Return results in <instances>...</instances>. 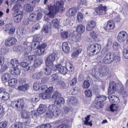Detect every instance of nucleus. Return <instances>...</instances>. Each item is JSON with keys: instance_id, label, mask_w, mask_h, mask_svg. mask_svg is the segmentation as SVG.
<instances>
[{"instance_id": "obj_62", "label": "nucleus", "mask_w": 128, "mask_h": 128, "mask_svg": "<svg viewBox=\"0 0 128 128\" xmlns=\"http://www.w3.org/2000/svg\"><path fill=\"white\" fill-rule=\"evenodd\" d=\"M25 52H24V54L26 56H28V54L30 52H32V47L30 46L28 48H26Z\"/></svg>"}, {"instance_id": "obj_2", "label": "nucleus", "mask_w": 128, "mask_h": 128, "mask_svg": "<svg viewBox=\"0 0 128 128\" xmlns=\"http://www.w3.org/2000/svg\"><path fill=\"white\" fill-rule=\"evenodd\" d=\"M118 84L114 82H111L110 83L109 88H108V94H110V96H108V98L112 104L110 106V112H114L116 110L114 109V106H116V100H118V96H115L114 95H112V94H114L116 92V86Z\"/></svg>"}, {"instance_id": "obj_11", "label": "nucleus", "mask_w": 128, "mask_h": 128, "mask_svg": "<svg viewBox=\"0 0 128 128\" xmlns=\"http://www.w3.org/2000/svg\"><path fill=\"white\" fill-rule=\"evenodd\" d=\"M128 32L124 30L120 32L118 34L117 40L118 42H124L128 40Z\"/></svg>"}, {"instance_id": "obj_24", "label": "nucleus", "mask_w": 128, "mask_h": 128, "mask_svg": "<svg viewBox=\"0 0 128 128\" xmlns=\"http://www.w3.org/2000/svg\"><path fill=\"white\" fill-rule=\"evenodd\" d=\"M12 78V75L8 73L4 74L2 76L3 82H8Z\"/></svg>"}, {"instance_id": "obj_22", "label": "nucleus", "mask_w": 128, "mask_h": 128, "mask_svg": "<svg viewBox=\"0 0 128 128\" xmlns=\"http://www.w3.org/2000/svg\"><path fill=\"white\" fill-rule=\"evenodd\" d=\"M76 8H70L66 12V16H76Z\"/></svg>"}, {"instance_id": "obj_36", "label": "nucleus", "mask_w": 128, "mask_h": 128, "mask_svg": "<svg viewBox=\"0 0 128 128\" xmlns=\"http://www.w3.org/2000/svg\"><path fill=\"white\" fill-rule=\"evenodd\" d=\"M24 9L25 10H26V12H32V5L30 4H27L24 5Z\"/></svg>"}, {"instance_id": "obj_58", "label": "nucleus", "mask_w": 128, "mask_h": 128, "mask_svg": "<svg viewBox=\"0 0 128 128\" xmlns=\"http://www.w3.org/2000/svg\"><path fill=\"white\" fill-rule=\"evenodd\" d=\"M20 66H22V68H28V65L30 64L28 62H21L20 64Z\"/></svg>"}, {"instance_id": "obj_63", "label": "nucleus", "mask_w": 128, "mask_h": 128, "mask_svg": "<svg viewBox=\"0 0 128 128\" xmlns=\"http://www.w3.org/2000/svg\"><path fill=\"white\" fill-rule=\"evenodd\" d=\"M52 128V125L50 124H43L40 126V128Z\"/></svg>"}, {"instance_id": "obj_28", "label": "nucleus", "mask_w": 128, "mask_h": 128, "mask_svg": "<svg viewBox=\"0 0 128 128\" xmlns=\"http://www.w3.org/2000/svg\"><path fill=\"white\" fill-rule=\"evenodd\" d=\"M82 48H77L72 52V57L73 58H74L77 56H78L80 54H82Z\"/></svg>"}, {"instance_id": "obj_41", "label": "nucleus", "mask_w": 128, "mask_h": 128, "mask_svg": "<svg viewBox=\"0 0 128 128\" xmlns=\"http://www.w3.org/2000/svg\"><path fill=\"white\" fill-rule=\"evenodd\" d=\"M52 22L54 26L56 28H58L60 26V22L58 21V18L54 19Z\"/></svg>"}, {"instance_id": "obj_38", "label": "nucleus", "mask_w": 128, "mask_h": 128, "mask_svg": "<svg viewBox=\"0 0 128 128\" xmlns=\"http://www.w3.org/2000/svg\"><path fill=\"white\" fill-rule=\"evenodd\" d=\"M28 20H30V22H36V20H38V19L36 18V14H30L28 18Z\"/></svg>"}, {"instance_id": "obj_3", "label": "nucleus", "mask_w": 128, "mask_h": 128, "mask_svg": "<svg viewBox=\"0 0 128 128\" xmlns=\"http://www.w3.org/2000/svg\"><path fill=\"white\" fill-rule=\"evenodd\" d=\"M21 116L22 118H25L26 121L24 123L18 122L14 123L12 124L10 126V128H28L30 126H32V124H30V112L26 111H22V112Z\"/></svg>"}, {"instance_id": "obj_29", "label": "nucleus", "mask_w": 128, "mask_h": 128, "mask_svg": "<svg viewBox=\"0 0 128 128\" xmlns=\"http://www.w3.org/2000/svg\"><path fill=\"white\" fill-rule=\"evenodd\" d=\"M14 21L16 24L20 22L22 20V14H17L16 15H14Z\"/></svg>"}, {"instance_id": "obj_39", "label": "nucleus", "mask_w": 128, "mask_h": 128, "mask_svg": "<svg viewBox=\"0 0 128 128\" xmlns=\"http://www.w3.org/2000/svg\"><path fill=\"white\" fill-rule=\"evenodd\" d=\"M48 96H50V95L45 92L39 94V98H42V100H48Z\"/></svg>"}, {"instance_id": "obj_25", "label": "nucleus", "mask_w": 128, "mask_h": 128, "mask_svg": "<svg viewBox=\"0 0 128 128\" xmlns=\"http://www.w3.org/2000/svg\"><path fill=\"white\" fill-rule=\"evenodd\" d=\"M52 28V24L50 22H48L46 25H44L42 28V32H44L45 34H48L49 30Z\"/></svg>"}, {"instance_id": "obj_34", "label": "nucleus", "mask_w": 128, "mask_h": 128, "mask_svg": "<svg viewBox=\"0 0 128 128\" xmlns=\"http://www.w3.org/2000/svg\"><path fill=\"white\" fill-rule=\"evenodd\" d=\"M18 83V80L16 78H10L8 81V84L10 86H14L16 84Z\"/></svg>"}, {"instance_id": "obj_30", "label": "nucleus", "mask_w": 128, "mask_h": 128, "mask_svg": "<svg viewBox=\"0 0 128 128\" xmlns=\"http://www.w3.org/2000/svg\"><path fill=\"white\" fill-rule=\"evenodd\" d=\"M119 92L123 96V98H126L128 96V91L124 88L122 86H120Z\"/></svg>"}, {"instance_id": "obj_51", "label": "nucleus", "mask_w": 128, "mask_h": 128, "mask_svg": "<svg viewBox=\"0 0 128 128\" xmlns=\"http://www.w3.org/2000/svg\"><path fill=\"white\" fill-rule=\"evenodd\" d=\"M77 18L79 22H82V20H84V16L82 12H80L78 14Z\"/></svg>"}, {"instance_id": "obj_9", "label": "nucleus", "mask_w": 128, "mask_h": 128, "mask_svg": "<svg viewBox=\"0 0 128 128\" xmlns=\"http://www.w3.org/2000/svg\"><path fill=\"white\" fill-rule=\"evenodd\" d=\"M62 94L56 91L54 92V94L52 96V98L53 100H56L54 102L55 104L60 106V104H64V98L60 97Z\"/></svg>"}, {"instance_id": "obj_12", "label": "nucleus", "mask_w": 128, "mask_h": 128, "mask_svg": "<svg viewBox=\"0 0 128 128\" xmlns=\"http://www.w3.org/2000/svg\"><path fill=\"white\" fill-rule=\"evenodd\" d=\"M56 54L52 53L46 58L45 64L46 66H54V62L56 60Z\"/></svg>"}, {"instance_id": "obj_52", "label": "nucleus", "mask_w": 128, "mask_h": 128, "mask_svg": "<svg viewBox=\"0 0 128 128\" xmlns=\"http://www.w3.org/2000/svg\"><path fill=\"white\" fill-rule=\"evenodd\" d=\"M18 108H23L24 106V100H18Z\"/></svg>"}, {"instance_id": "obj_42", "label": "nucleus", "mask_w": 128, "mask_h": 128, "mask_svg": "<svg viewBox=\"0 0 128 128\" xmlns=\"http://www.w3.org/2000/svg\"><path fill=\"white\" fill-rule=\"evenodd\" d=\"M33 88L34 90H40V84L38 82H35L34 84Z\"/></svg>"}, {"instance_id": "obj_43", "label": "nucleus", "mask_w": 128, "mask_h": 128, "mask_svg": "<svg viewBox=\"0 0 128 128\" xmlns=\"http://www.w3.org/2000/svg\"><path fill=\"white\" fill-rule=\"evenodd\" d=\"M36 68V66L33 64L32 66H30L28 65V68H26L27 70L29 72H34Z\"/></svg>"}, {"instance_id": "obj_10", "label": "nucleus", "mask_w": 128, "mask_h": 128, "mask_svg": "<svg viewBox=\"0 0 128 128\" xmlns=\"http://www.w3.org/2000/svg\"><path fill=\"white\" fill-rule=\"evenodd\" d=\"M114 60H116V54L114 53L110 52L106 54L103 62L106 64H112Z\"/></svg>"}, {"instance_id": "obj_23", "label": "nucleus", "mask_w": 128, "mask_h": 128, "mask_svg": "<svg viewBox=\"0 0 128 128\" xmlns=\"http://www.w3.org/2000/svg\"><path fill=\"white\" fill-rule=\"evenodd\" d=\"M48 108L46 105L40 104L37 110L40 112V114H42L48 110Z\"/></svg>"}, {"instance_id": "obj_53", "label": "nucleus", "mask_w": 128, "mask_h": 128, "mask_svg": "<svg viewBox=\"0 0 128 128\" xmlns=\"http://www.w3.org/2000/svg\"><path fill=\"white\" fill-rule=\"evenodd\" d=\"M47 90H48V86L44 84L40 86V91L42 92H44L46 93Z\"/></svg>"}, {"instance_id": "obj_26", "label": "nucleus", "mask_w": 128, "mask_h": 128, "mask_svg": "<svg viewBox=\"0 0 128 128\" xmlns=\"http://www.w3.org/2000/svg\"><path fill=\"white\" fill-rule=\"evenodd\" d=\"M43 74L44 73L42 71L36 72L32 74V78L33 80H40V78H42Z\"/></svg>"}, {"instance_id": "obj_27", "label": "nucleus", "mask_w": 128, "mask_h": 128, "mask_svg": "<svg viewBox=\"0 0 128 128\" xmlns=\"http://www.w3.org/2000/svg\"><path fill=\"white\" fill-rule=\"evenodd\" d=\"M62 50L64 52H66V54H68V52H70V48L68 42H64L62 43Z\"/></svg>"}, {"instance_id": "obj_57", "label": "nucleus", "mask_w": 128, "mask_h": 128, "mask_svg": "<svg viewBox=\"0 0 128 128\" xmlns=\"http://www.w3.org/2000/svg\"><path fill=\"white\" fill-rule=\"evenodd\" d=\"M1 66L0 70L2 72H6V70L8 68V65L7 64H3L1 65Z\"/></svg>"}, {"instance_id": "obj_37", "label": "nucleus", "mask_w": 128, "mask_h": 128, "mask_svg": "<svg viewBox=\"0 0 128 128\" xmlns=\"http://www.w3.org/2000/svg\"><path fill=\"white\" fill-rule=\"evenodd\" d=\"M40 23H36L34 24L32 28V32H34L36 30H40Z\"/></svg>"}, {"instance_id": "obj_47", "label": "nucleus", "mask_w": 128, "mask_h": 128, "mask_svg": "<svg viewBox=\"0 0 128 128\" xmlns=\"http://www.w3.org/2000/svg\"><path fill=\"white\" fill-rule=\"evenodd\" d=\"M10 98V94L6 92H4L3 96H2V100H8Z\"/></svg>"}, {"instance_id": "obj_44", "label": "nucleus", "mask_w": 128, "mask_h": 128, "mask_svg": "<svg viewBox=\"0 0 128 128\" xmlns=\"http://www.w3.org/2000/svg\"><path fill=\"white\" fill-rule=\"evenodd\" d=\"M90 86L89 80H84L82 84L83 88H88Z\"/></svg>"}, {"instance_id": "obj_45", "label": "nucleus", "mask_w": 128, "mask_h": 128, "mask_svg": "<svg viewBox=\"0 0 128 128\" xmlns=\"http://www.w3.org/2000/svg\"><path fill=\"white\" fill-rule=\"evenodd\" d=\"M36 60V55H32L28 56L27 60L29 62H34V60Z\"/></svg>"}, {"instance_id": "obj_46", "label": "nucleus", "mask_w": 128, "mask_h": 128, "mask_svg": "<svg viewBox=\"0 0 128 128\" xmlns=\"http://www.w3.org/2000/svg\"><path fill=\"white\" fill-rule=\"evenodd\" d=\"M60 35L62 38H68L70 36V34H68V32L66 31H64L61 32Z\"/></svg>"}, {"instance_id": "obj_13", "label": "nucleus", "mask_w": 128, "mask_h": 128, "mask_svg": "<svg viewBox=\"0 0 128 128\" xmlns=\"http://www.w3.org/2000/svg\"><path fill=\"white\" fill-rule=\"evenodd\" d=\"M96 12L99 16H104L106 14V10H108V7L102 4H100L98 6V8L96 9Z\"/></svg>"}, {"instance_id": "obj_21", "label": "nucleus", "mask_w": 128, "mask_h": 128, "mask_svg": "<svg viewBox=\"0 0 128 128\" xmlns=\"http://www.w3.org/2000/svg\"><path fill=\"white\" fill-rule=\"evenodd\" d=\"M67 104L68 106H76L78 104V99L76 97H70L67 100Z\"/></svg>"}, {"instance_id": "obj_6", "label": "nucleus", "mask_w": 128, "mask_h": 128, "mask_svg": "<svg viewBox=\"0 0 128 128\" xmlns=\"http://www.w3.org/2000/svg\"><path fill=\"white\" fill-rule=\"evenodd\" d=\"M102 50V46L98 44H92L89 46L87 48V54L89 56H92L94 54V52L98 54Z\"/></svg>"}, {"instance_id": "obj_20", "label": "nucleus", "mask_w": 128, "mask_h": 128, "mask_svg": "<svg viewBox=\"0 0 128 128\" xmlns=\"http://www.w3.org/2000/svg\"><path fill=\"white\" fill-rule=\"evenodd\" d=\"M96 26V22L92 20L88 22L86 26V30L90 32V30H92Z\"/></svg>"}, {"instance_id": "obj_19", "label": "nucleus", "mask_w": 128, "mask_h": 128, "mask_svg": "<svg viewBox=\"0 0 128 128\" xmlns=\"http://www.w3.org/2000/svg\"><path fill=\"white\" fill-rule=\"evenodd\" d=\"M26 29L24 27H18L16 29V34L18 36H19V38H21L22 36H24L26 34Z\"/></svg>"}, {"instance_id": "obj_1", "label": "nucleus", "mask_w": 128, "mask_h": 128, "mask_svg": "<svg viewBox=\"0 0 128 128\" xmlns=\"http://www.w3.org/2000/svg\"><path fill=\"white\" fill-rule=\"evenodd\" d=\"M32 42H34V46H36V44L37 50L34 51V54L36 56H42L46 52V44H42L40 46V42L42 40V36L40 34H36L32 36Z\"/></svg>"}, {"instance_id": "obj_48", "label": "nucleus", "mask_w": 128, "mask_h": 128, "mask_svg": "<svg viewBox=\"0 0 128 128\" xmlns=\"http://www.w3.org/2000/svg\"><path fill=\"white\" fill-rule=\"evenodd\" d=\"M48 66H47V67L44 68L45 70V74L46 76H50V74H52V68H50Z\"/></svg>"}, {"instance_id": "obj_64", "label": "nucleus", "mask_w": 128, "mask_h": 128, "mask_svg": "<svg viewBox=\"0 0 128 128\" xmlns=\"http://www.w3.org/2000/svg\"><path fill=\"white\" fill-rule=\"evenodd\" d=\"M40 97L37 96L34 98L31 99V102H33V104H34L36 102H40Z\"/></svg>"}, {"instance_id": "obj_59", "label": "nucleus", "mask_w": 128, "mask_h": 128, "mask_svg": "<svg viewBox=\"0 0 128 128\" xmlns=\"http://www.w3.org/2000/svg\"><path fill=\"white\" fill-rule=\"evenodd\" d=\"M8 122L6 121L0 122V128H6Z\"/></svg>"}, {"instance_id": "obj_60", "label": "nucleus", "mask_w": 128, "mask_h": 128, "mask_svg": "<svg viewBox=\"0 0 128 128\" xmlns=\"http://www.w3.org/2000/svg\"><path fill=\"white\" fill-rule=\"evenodd\" d=\"M124 56L126 58V60H128V48H125L123 50Z\"/></svg>"}, {"instance_id": "obj_56", "label": "nucleus", "mask_w": 128, "mask_h": 128, "mask_svg": "<svg viewBox=\"0 0 128 128\" xmlns=\"http://www.w3.org/2000/svg\"><path fill=\"white\" fill-rule=\"evenodd\" d=\"M76 82H78V79L76 78H74L70 82V85L74 86L76 84Z\"/></svg>"}, {"instance_id": "obj_61", "label": "nucleus", "mask_w": 128, "mask_h": 128, "mask_svg": "<svg viewBox=\"0 0 128 128\" xmlns=\"http://www.w3.org/2000/svg\"><path fill=\"white\" fill-rule=\"evenodd\" d=\"M52 82H54V80H56L58 79V74H55L52 76Z\"/></svg>"}, {"instance_id": "obj_8", "label": "nucleus", "mask_w": 128, "mask_h": 128, "mask_svg": "<svg viewBox=\"0 0 128 128\" xmlns=\"http://www.w3.org/2000/svg\"><path fill=\"white\" fill-rule=\"evenodd\" d=\"M94 107L96 108H101L104 106V102L106 100V96L98 94L96 96Z\"/></svg>"}, {"instance_id": "obj_49", "label": "nucleus", "mask_w": 128, "mask_h": 128, "mask_svg": "<svg viewBox=\"0 0 128 128\" xmlns=\"http://www.w3.org/2000/svg\"><path fill=\"white\" fill-rule=\"evenodd\" d=\"M85 95L87 98H90L92 96V90L88 89L85 90Z\"/></svg>"}, {"instance_id": "obj_50", "label": "nucleus", "mask_w": 128, "mask_h": 128, "mask_svg": "<svg viewBox=\"0 0 128 128\" xmlns=\"http://www.w3.org/2000/svg\"><path fill=\"white\" fill-rule=\"evenodd\" d=\"M18 100H14L11 102V106L12 108H18Z\"/></svg>"}, {"instance_id": "obj_14", "label": "nucleus", "mask_w": 128, "mask_h": 128, "mask_svg": "<svg viewBox=\"0 0 128 128\" xmlns=\"http://www.w3.org/2000/svg\"><path fill=\"white\" fill-rule=\"evenodd\" d=\"M55 68L56 69L55 70H58L60 74H68V68H66L62 66L61 64H58L55 66Z\"/></svg>"}, {"instance_id": "obj_5", "label": "nucleus", "mask_w": 128, "mask_h": 128, "mask_svg": "<svg viewBox=\"0 0 128 128\" xmlns=\"http://www.w3.org/2000/svg\"><path fill=\"white\" fill-rule=\"evenodd\" d=\"M62 110L54 104L50 105L46 110V116L47 118H52L54 116H60L62 114Z\"/></svg>"}, {"instance_id": "obj_7", "label": "nucleus", "mask_w": 128, "mask_h": 128, "mask_svg": "<svg viewBox=\"0 0 128 128\" xmlns=\"http://www.w3.org/2000/svg\"><path fill=\"white\" fill-rule=\"evenodd\" d=\"M10 64L12 68V70L10 71L11 74L13 72L14 76H20V70L18 68V66H20L18 60L16 58L12 59Z\"/></svg>"}, {"instance_id": "obj_55", "label": "nucleus", "mask_w": 128, "mask_h": 128, "mask_svg": "<svg viewBox=\"0 0 128 128\" xmlns=\"http://www.w3.org/2000/svg\"><path fill=\"white\" fill-rule=\"evenodd\" d=\"M113 48L114 50H120V45L117 42H114L113 44Z\"/></svg>"}, {"instance_id": "obj_54", "label": "nucleus", "mask_w": 128, "mask_h": 128, "mask_svg": "<svg viewBox=\"0 0 128 128\" xmlns=\"http://www.w3.org/2000/svg\"><path fill=\"white\" fill-rule=\"evenodd\" d=\"M90 35L93 40H96L98 38V34L94 31H92L90 32Z\"/></svg>"}, {"instance_id": "obj_18", "label": "nucleus", "mask_w": 128, "mask_h": 128, "mask_svg": "<svg viewBox=\"0 0 128 128\" xmlns=\"http://www.w3.org/2000/svg\"><path fill=\"white\" fill-rule=\"evenodd\" d=\"M114 26H116L114 22L112 20H109L104 28L106 30H114Z\"/></svg>"}, {"instance_id": "obj_40", "label": "nucleus", "mask_w": 128, "mask_h": 128, "mask_svg": "<svg viewBox=\"0 0 128 128\" xmlns=\"http://www.w3.org/2000/svg\"><path fill=\"white\" fill-rule=\"evenodd\" d=\"M31 114L33 118H36L40 114V113L38 110H34L32 112Z\"/></svg>"}, {"instance_id": "obj_15", "label": "nucleus", "mask_w": 128, "mask_h": 128, "mask_svg": "<svg viewBox=\"0 0 128 128\" xmlns=\"http://www.w3.org/2000/svg\"><path fill=\"white\" fill-rule=\"evenodd\" d=\"M99 73L100 76H104L108 74V68L106 66H102L99 68Z\"/></svg>"}, {"instance_id": "obj_16", "label": "nucleus", "mask_w": 128, "mask_h": 128, "mask_svg": "<svg viewBox=\"0 0 128 128\" xmlns=\"http://www.w3.org/2000/svg\"><path fill=\"white\" fill-rule=\"evenodd\" d=\"M16 26H14L7 25L6 27V32H8V34L12 36L16 32Z\"/></svg>"}, {"instance_id": "obj_31", "label": "nucleus", "mask_w": 128, "mask_h": 128, "mask_svg": "<svg viewBox=\"0 0 128 128\" xmlns=\"http://www.w3.org/2000/svg\"><path fill=\"white\" fill-rule=\"evenodd\" d=\"M86 30V27L82 24L78 25L76 32L79 34H82Z\"/></svg>"}, {"instance_id": "obj_33", "label": "nucleus", "mask_w": 128, "mask_h": 128, "mask_svg": "<svg viewBox=\"0 0 128 128\" xmlns=\"http://www.w3.org/2000/svg\"><path fill=\"white\" fill-rule=\"evenodd\" d=\"M28 88H30V85L25 84L24 85L18 86V89L20 92H26L28 90Z\"/></svg>"}, {"instance_id": "obj_35", "label": "nucleus", "mask_w": 128, "mask_h": 128, "mask_svg": "<svg viewBox=\"0 0 128 128\" xmlns=\"http://www.w3.org/2000/svg\"><path fill=\"white\" fill-rule=\"evenodd\" d=\"M42 64V60L40 58H36L34 60V65L35 66L36 68H38Z\"/></svg>"}, {"instance_id": "obj_32", "label": "nucleus", "mask_w": 128, "mask_h": 128, "mask_svg": "<svg viewBox=\"0 0 128 128\" xmlns=\"http://www.w3.org/2000/svg\"><path fill=\"white\" fill-rule=\"evenodd\" d=\"M60 122L62 124V128H68V120H64L62 121L61 120H58L56 121V123L58 124Z\"/></svg>"}, {"instance_id": "obj_17", "label": "nucleus", "mask_w": 128, "mask_h": 128, "mask_svg": "<svg viewBox=\"0 0 128 128\" xmlns=\"http://www.w3.org/2000/svg\"><path fill=\"white\" fill-rule=\"evenodd\" d=\"M17 40L14 38H10L5 41V45L6 46H12L14 44H16Z\"/></svg>"}, {"instance_id": "obj_4", "label": "nucleus", "mask_w": 128, "mask_h": 128, "mask_svg": "<svg viewBox=\"0 0 128 128\" xmlns=\"http://www.w3.org/2000/svg\"><path fill=\"white\" fill-rule=\"evenodd\" d=\"M64 2L63 1H57L54 6H48L49 12L48 14L49 16H53L54 14H56L58 12H64L66 8L64 6Z\"/></svg>"}]
</instances>
